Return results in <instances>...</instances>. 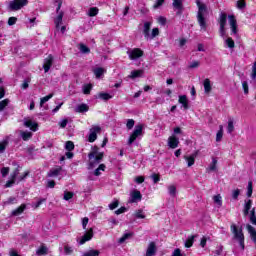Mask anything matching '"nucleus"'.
<instances>
[{
    "mask_svg": "<svg viewBox=\"0 0 256 256\" xmlns=\"http://www.w3.org/2000/svg\"><path fill=\"white\" fill-rule=\"evenodd\" d=\"M143 199V195L141 194V191L139 190H132L130 192V197L128 200V203H139Z\"/></svg>",
    "mask_w": 256,
    "mask_h": 256,
    "instance_id": "10",
    "label": "nucleus"
},
{
    "mask_svg": "<svg viewBox=\"0 0 256 256\" xmlns=\"http://www.w3.org/2000/svg\"><path fill=\"white\" fill-rule=\"evenodd\" d=\"M20 137L23 139V141H29V139H31V137H33V133L29 132V131H20Z\"/></svg>",
    "mask_w": 256,
    "mask_h": 256,
    "instance_id": "35",
    "label": "nucleus"
},
{
    "mask_svg": "<svg viewBox=\"0 0 256 256\" xmlns=\"http://www.w3.org/2000/svg\"><path fill=\"white\" fill-rule=\"evenodd\" d=\"M29 5V0H11L8 4L10 11H20L23 7Z\"/></svg>",
    "mask_w": 256,
    "mask_h": 256,
    "instance_id": "7",
    "label": "nucleus"
},
{
    "mask_svg": "<svg viewBox=\"0 0 256 256\" xmlns=\"http://www.w3.org/2000/svg\"><path fill=\"white\" fill-rule=\"evenodd\" d=\"M107 169V166L105 164H100L95 170H94V175L96 177H99L101 175V171H105Z\"/></svg>",
    "mask_w": 256,
    "mask_h": 256,
    "instance_id": "37",
    "label": "nucleus"
},
{
    "mask_svg": "<svg viewBox=\"0 0 256 256\" xmlns=\"http://www.w3.org/2000/svg\"><path fill=\"white\" fill-rule=\"evenodd\" d=\"M99 250H89L87 252H84L82 256H99Z\"/></svg>",
    "mask_w": 256,
    "mask_h": 256,
    "instance_id": "45",
    "label": "nucleus"
},
{
    "mask_svg": "<svg viewBox=\"0 0 256 256\" xmlns=\"http://www.w3.org/2000/svg\"><path fill=\"white\" fill-rule=\"evenodd\" d=\"M219 23H220V36L225 37V25H227V14L221 12L219 17Z\"/></svg>",
    "mask_w": 256,
    "mask_h": 256,
    "instance_id": "11",
    "label": "nucleus"
},
{
    "mask_svg": "<svg viewBox=\"0 0 256 256\" xmlns=\"http://www.w3.org/2000/svg\"><path fill=\"white\" fill-rule=\"evenodd\" d=\"M212 199L217 207H223V197L221 194L214 195Z\"/></svg>",
    "mask_w": 256,
    "mask_h": 256,
    "instance_id": "27",
    "label": "nucleus"
},
{
    "mask_svg": "<svg viewBox=\"0 0 256 256\" xmlns=\"http://www.w3.org/2000/svg\"><path fill=\"white\" fill-rule=\"evenodd\" d=\"M98 13H99V8H97V7H92V8L89 9L88 15H89L90 17H95Z\"/></svg>",
    "mask_w": 256,
    "mask_h": 256,
    "instance_id": "50",
    "label": "nucleus"
},
{
    "mask_svg": "<svg viewBox=\"0 0 256 256\" xmlns=\"http://www.w3.org/2000/svg\"><path fill=\"white\" fill-rule=\"evenodd\" d=\"M196 5L198 7V23L202 31H206L207 29V22L205 21V15H207V6L201 3L200 0H196Z\"/></svg>",
    "mask_w": 256,
    "mask_h": 256,
    "instance_id": "2",
    "label": "nucleus"
},
{
    "mask_svg": "<svg viewBox=\"0 0 256 256\" xmlns=\"http://www.w3.org/2000/svg\"><path fill=\"white\" fill-rule=\"evenodd\" d=\"M103 152H99V147L94 146L92 147L90 153L88 154V159H89V166L88 169H95L101 161H103L104 157Z\"/></svg>",
    "mask_w": 256,
    "mask_h": 256,
    "instance_id": "1",
    "label": "nucleus"
},
{
    "mask_svg": "<svg viewBox=\"0 0 256 256\" xmlns=\"http://www.w3.org/2000/svg\"><path fill=\"white\" fill-rule=\"evenodd\" d=\"M231 231L234 235V239L239 242L241 250L243 251L245 249V235H243V230L241 228L238 229L235 224H232Z\"/></svg>",
    "mask_w": 256,
    "mask_h": 256,
    "instance_id": "4",
    "label": "nucleus"
},
{
    "mask_svg": "<svg viewBox=\"0 0 256 256\" xmlns=\"http://www.w3.org/2000/svg\"><path fill=\"white\" fill-rule=\"evenodd\" d=\"M139 137H143V124H137L128 139V145H133Z\"/></svg>",
    "mask_w": 256,
    "mask_h": 256,
    "instance_id": "5",
    "label": "nucleus"
},
{
    "mask_svg": "<svg viewBox=\"0 0 256 256\" xmlns=\"http://www.w3.org/2000/svg\"><path fill=\"white\" fill-rule=\"evenodd\" d=\"M239 195H241L240 189L237 188L232 190V199H234V201H237L239 199Z\"/></svg>",
    "mask_w": 256,
    "mask_h": 256,
    "instance_id": "47",
    "label": "nucleus"
},
{
    "mask_svg": "<svg viewBox=\"0 0 256 256\" xmlns=\"http://www.w3.org/2000/svg\"><path fill=\"white\" fill-rule=\"evenodd\" d=\"M106 71L107 70H105V68H101V67L93 69V73H94L96 79H100L101 76L106 73Z\"/></svg>",
    "mask_w": 256,
    "mask_h": 256,
    "instance_id": "28",
    "label": "nucleus"
},
{
    "mask_svg": "<svg viewBox=\"0 0 256 256\" xmlns=\"http://www.w3.org/2000/svg\"><path fill=\"white\" fill-rule=\"evenodd\" d=\"M198 155H199V151H196L190 156H184V159L187 163V167H193V165H195V159H197Z\"/></svg>",
    "mask_w": 256,
    "mask_h": 256,
    "instance_id": "14",
    "label": "nucleus"
},
{
    "mask_svg": "<svg viewBox=\"0 0 256 256\" xmlns=\"http://www.w3.org/2000/svg\"><path fill=\"white\" fill-rule=\"evenodd\" d=\"M29 177V171H25L24 173L20 174L18 170V175L16 176V183H21V181H25Z\"/></svg>",
    "mask_w": 256,
    "mask_h": 256,
    "instance_id": "33",
    "label": "nucleus"
},
{
    "mask_svg": "<svg viewBox=\"0 0 256 256\" xmlns=\"http://www.w3.org/2000/svg\"><path fill=\"white\" fill-rule=\"evenodd\" d=\"M24 125L30 129V131H38L39 124L31 119H24Z\"/></svg>",
    "mask_w": 256,
    "mask_h": 256,
    "instance_id": "13",
    "label": "nucleus"
},
{
    "mask_svg": "<svg viewBox=\"0 0 256 256\" xmlns=\"http://www.w3.org/2000/svg\"><path fill=\"white\" fill-rule=\"evenodd\" d=\"M27 209V204H21L18 208L14 209L11 212L12 217H19V215H22L23 211Z\"/></svg>",
    "mask_w": 256,
    "mask_h": 256,
    "instance_id": "21",
    "label": "nucleus"
},
{
    "mask_svg": "<svg viewBox=\"0 0 256 256\" xmlns=\"http://www.w3.org/2000/svg\"><path fill=\"white\" fill-rule=\"evenodd\" d=\"M89 106L87 104H80L75 108L76 113H87Z\"/></svg>",
    "mask_w": 256,
    "mask_h": 256,
    "instance_id": "32",
    "label": "nucleus"
},
{
    "mask_svg": "<svg viewBox=\"0 0 256 256\" xmlns=\"http://www.w3.org/2000/svg\"><path fill=\"white\" fill-rule=\"evenodd\" d=\"M157 253V245L155 242H150L144 256H155Z\"/></svg>",
    "mask_w": 256,
    "mask_h": 256,
    "instance_id": "15",
    "label": "nucleus"
},
{
    "mask_svg": "<svg viewBox=\"0 0 256 256\" xmlns=\"http://www.w3.org/2000/svg\"><path fill=\"white\" fill-rule=\"evenodd\" d=\"M68 123H69V119L64 118L59 121L58 125H59L60 129H65V127H67Z\"/></svg>",
    "mask_w": 256,
    "mask_h": 256,
    "instance_id": "52",
    "label": "nucleus"
},
{
    "mask_svg": "<svg viewBox=\"0 0 256 256\" xmlns=\"http://www.w3.org/2000/svg\"><path fill=\"white\" fill-rule=\"evenodd\" d=\"M98 98L102 99V101H109V99H113V95L105 92H101L98 94Z\"/></svg>",
    "mask_w": 256,
    "mask_h": 256,
    "instance_id": "36",
    "label": "nucleus"
},
{
    "mask_svg": "<svg viewBox=\"0 0 256 256\" xmlns=\"http://www.w3.org/2000/svg\"><path fill=\"white\" fill-rule=\"evenodd\" d=\"M224 47H228V49H235V41H233V38L229 37L224 39Z\"/></svg>",
    "mask_w": 256,
    "mask_h": 256,
    "instance_id": "34",
    "label": "nucleus"
},
{
    "mask_svg": "<svg viewBox=\"0 0 256 256\" xmlns=\"http://www.w3.org/2000/svg\"><path fill=\"white\" fill-rule=\"evenodd\" d=\"M246 195H247V197H251L253 195V182L252 181L248 182Z\"/></svg>",
    "mask_w": 256,
    "mask_h": 256,
    "instance_id": "46",
    "label": "nucleus"
},
{
    "mask_svg": "<svg viewBox=\"0 0 256 256\" xmlns=\"http://www.w3.org/2000/svg\"><path fill=\"white\" fill-rule=\"evenodd\" d=\"M127 129L131 130L133 127H135V120L133 119H128L126 123Z\"/></svg>",
    "mask_w": 256,
    "mask_h": 256,
    "instance_id": "58",
    "label": "nucleus"
},
{
    "mask_svg": "<svg viewBox=\"0 0 256 256\" xmlns=\"http://www.w3.org/2000/svg\"><path fill=\"white\" fill-rule=\"evenodd\" d=\"M223 139V125L219 126V130L216 133V141L219 143Z\"/></svg>",
    "mask_w": 256,
    "mask_h": 256,
    "instance_id": "38",
    "label": "nucleus"
},
{
    "mask_svg": "<svg viewBox=\"0 0 256 256\" xmlns=\"http://www.w3.org/2000/svg\"><path fill=\"white\" fill-rule=\"evenodd\" d=\"M228 21L230 25V29L234 35H237V19H235V16L229 15Z\"/></svg>",
    "mask_w": 256,
    "mask_h": 256,
    "instance_id": "17",
    "label": "nucleus"
},
{
    "mask_svg": "<svg viewBox=\"0 0 256 256\" xmlns=\"http://www.w3.org/2000/svg\"><path fill=\"white\" fill-rule=\"evenodd\" d=\"M48 252H49V249L46 246H41L36 251L37 255H47Z\"/></svg>",
    "mask_w": 256,
    "mask_h": 256,
    "instance_id": "43",
    "label": "nucleus"
},
{
    "mask_svg": "<svg viewBox=\"0 0 256 256\" xmlns=\"http://www.w3.org/2000/svg\"><path fill=\"white\" fill-rule=\"evenodd\" d=\"M139 137H143V124H137L128 139V145H133Z\"/></svg>",
    "mask_w": 256,
    "mask_h": 256,
    "instance_id": "6",
    "label": "nucleus"
},
{
    "mask_svg": "<svg viewBox=\"0 0 256 256\" xmlns=\"http://www.w3.org/2000/svg\"><path fill=\"white\" fill-rule=\"evenodd\" d=\"M61 171H63V168L61 167L53 168L49 171L48 177H59V175H61Z\"/></svg>",
    "mask_w": 256,
    "mask_h": 256,
    "instance_id": "26",
    "label": "nucleus"
},
{
    "mask_svg": "<svg viewBox=\"0 0 256 256\" xmlns=\"http://www.w3.org/2000/svg\"><path fill=\"white\" fill-rule=\"evenodd\" d=\"M203 86L204 93H206V95H209V93H211V90L213 89V86L211 85V80H209V78H206L203 82Z\"/></svg>",
    "mask_w": 256,
    "mask_h": 256,
    "instance_id": "23",
    "label": "nucleus"
},
{
    "mask_svg": "<svg viewBox=\"0 0 256 256\" xmlns=\"http://www.w3.org/2000/svg\"><path fill=\"white\" fill-rule=\"evenodd\" d=\"M251 207H253V200L247 199L244 201V210L243 213L245 216L249 215V211H251Z\"/></svg>",
    "mask_w": 256,
    "mask_h": 256,
    "instance_id": "22",
    "label": "nucleus"
},
{
    "mask_svg": "<svg viewBox=\"0 0 256 256\" xmlns=\"http://www.w3.org/2000/svg\"><path fill=\"white\" fill-rule=\"evenodd\" d=\"M134 217H136V219H145V212H143L142 209H138L135 211Z\"/></svg>",
    "mask_w": 256,
    "mask_h": 256,
    "instance_id": "42",
    "label": "nucleus"
},
{
    "mask_svg": "<svg viewBox=\"0 0 256 256\" xmlns=\"http://www.w3.org/2000/svg\"><path fill=\"white\" fill-rule=\"evenodd\" d=\"M10 101L9 99H4L2 101H0V112L3 111L5 109V107H7V105H9Z\"/></svg>",
    "mask_w": 256,
    "mask_h": 256,
    "instance_id": "55",
    "label": "nucleus"
},
{
    "mask_svg": "<svg viewBox=\"0 0 256 256\" xmlns=\"http://www.w3.org/2000/svg\"><path fill=\"white\" fill-rule=\"evenodd\" d=\"M129 237H131V233H126V234H124V235L118 240V243H120V244L125 243V241H127V239H129Z\"/></svg>",
    "mask_w": 256,
    "mask_h": 256,
    "instance_id": "59",
    "label": "nucleus"
},
{
    "mask_svg": "<svg viewBox=\"0 0 256 256\" xmlns=\"http://www.w3.org/2000/svg\"><path fill=\"white\" fill-rule=\"evenodd\" d=\"M79 50L81 51V53H89V47H87L85 44H80L79 46Z\"/></svg>",
    "mask_w": 256,
    "mask_h": 256,
    "instance_id": "62",
    "label": "nucleus"
},
{
    "mask_svg": "<svg viewBox=\"0 0 256 256\" xmlns=\"http://www.w3.org/2000/svg\"><path fill=\"white\" fill-rule=\"evenodd\" d=\"M178 103L182 105V109H184V111H187V109H189V98H187V95L178 96Z\"/></svg>",
    "mask_w": 256,
    "mask_h": 256,
    "instance_id": "16",
    "label": "nucleus"
},
{
    "mask_svg": "<svg viewBox=\"0 0 256 256\" xmlns=\"http://www.w3.org/2000/svg\"><path fill=\"white\" fill-rule=\"evenodd\" d=\"M195 243V235L188 236L184 243V247L187 249H190V247H193V244Z\"/></svg>",
    "mask_w": 256,
    "mask_h": 256,
    "instance_id": "30",
    "label": "nucleus"
},
{
    "mask_svg": "<svg viewBox=\"0 0 256 256\" xmlns=\"http://www.w3.org/2000/svg\"><path fill=\"white\" fill-rule=\"evenodd\" d=\"M8 143L9 142L7 140L0 142V153H5V149H7Z\"/></svg>",
    "mask_w": 256,
    "mask_h": 256,
    "instance_id": "54",
    "label": "nucleus"
},
{
    "mask_svg": "<svg viewBox=\"0 0 256 256\" xmlns=\"http://www.w3.org/2000/svg\"><path fill=\"white\" fill-rule=\"evenodd\" d=\"M151 22H145L144 28H143V35L147 41H151L155 39V37H158L159 35V28H153L151 31Z\"/></svg>",
    "mask_w": 256,
    "mask_h": 256,
    "instance_id": "3",
    "label": "nucleus"
},
{
    "mask_svg": "<svg viewBox=\"0 0 256 256\" xmlns=\"http://www.w3.org/2000/svg\"><path fill=\"white\" fill-rule=\"evenodd\" d=\"M232 131H235V126L233 125V120H229L228 126H227V132L231 133Z\"/></svg>",
    "mask_w": 256,
    "mask_h": 256,
    "instance_id": "60",
    "label": "nucleus"
},
{
    "mask_svg": "<svg viewBox=\"0 0 256 256\" xmlns=\"http://www.w3.org/2000/svg\"><path fill=\"white\" fill-rule=\"evenodd\" d=\"M53 65V56L49 55L45 60L43 64V68L45 73H49V69H51V66Z\"/></svg>",
    "mask_w": 256,
    "mask_h": 256,
    "instance_id": "20",
    "label": "nucleus"
},
{
    "mask_svg": "<svg viewBox=\"0 0 256 256\" xmlns=\"http://www.w3.org/2000/svg\"><path fill=\"white\" fill-rule=\"evenodd\" d=\"M17 203L16 197H10L6 201L3 202V206L6 207V205H15Z\"/></svg>",
    "mask_w": 256,
    "mask_h": 256,
    "instance_id": "41",
    "label": "nucleus"
},
{
    "mask_svg": "<svg viewBox=\"0 0 256 256\" xmlns=\"http://www.w3.org/2000/svg\"><path fill=\"white\" fill-rule=\"evenodd\" d=\"M168 193L170 197H175L177 195V187L175 185L168 186Z\"/></svg>",
    "mask_w": 256,
    "mask_h": 256,
    "instance_id": "39",
    "label": "nucleus"
},
{
    "mask_svg": "<svg viewBox=\"0 0 256 256\" xmlns=\"http://www.w3.org/2000/svg\"><path fill=\"white\" fill-rule=\"evenodd\" d=\"M65 149L67 151H73L75 149V144L72 141H67L65 144Z\"/></svg>",
    "mask_w": 256,
    "mask_h": 256,
    "instance_id": "53",
    "label": "nucleus"
},
{
    "mask_svg": "<svg viewBox=\"0 0 256 256\" xmlns=\"http://www.w3.org/2000/svg\"><path fill=\"white\" fill-rule=\"evenodd\" d=\"M207 171L209 173H213V172L217 171V158H212V162L208 166Z\"/></svg>",
    "mask_w": 256,
    "mask_h": 256,
    "instance_id": "31",
    "label": "nucleus"
},
{
    "mask_svg": "<svg viewBox=\"0 0 256 256\" xmlns=\"http://www.w3.org/2000/svg\"><path fill=\"white\" fill-rule=\"evenodd\" d=\"M50 99H53V94H49L43 98L40 99V107H43V105H45V103H47V101H49Z\"/></svg>",
    "mask_w": 256,
    "mask_h": 256,
    "instance_id": "44",
    "label": "nucleus"
},
{
    "mask_svg": "<svg viewBox=\"0 0 256 256\" xmlns=\"http://www.w3.org/2000/svg\"><path fill=\"white\" fill-rule=\"evenodd\" d=\"M17 175H19V169H16L12 174H11V179L8 180L5 184V187L6 188H9V187H13V185H15V183H17Z\"/></svg>",
    "mask_w": 256,
    "mask_h": 256,
    "instance_id": "18",
    "label": "nucleus"
},
{
    "mask_svg": "<svg viewBox=\"0 0 256 256\" xmlns=\"http://www.w3.org/2000/svg\"><path fill=\"white\" fill-rule=\"evenodd\" d=\"M73 192H64V200L65 201H69L71 199H73Z\"/></svg>",
    "mask_w": 256,
    "mask_h": 256,
    "instance_id": "63",
    "label": "nucleus"
},
{
    "mask_svg": "<svg viewBox=\"0 0 256 256\" xmlns=\"http://www.w3.org/2000/svg\"><path fill=\"white\" fill-rule=\"evenodd\" d=\"M127 55L129 56V59H131V61H135V59L143 57V50H141L140 48L129 49L127 51Z\"/></svg>",
    "mask_w": 256,
    "mask_h": 256,
    "instance_id": "9",
    "label": "nucleus"
},
{
    "mask_svg": "<svg viewBox=\"0 0 256 256\" xmlns=\"http://www.w3.org/2000/svg\"><path fill=\"white\" fill-rule=\"evenodd\" d=\"M172 256H185V254L181 253V249L176 248L173 253Z\"/></svg>",
    "mask_w": 256,
    "mask_h": 256,
    "instance_id": "64",
    "label": "nucleus"
},
{
    "mask_svg": "<svg viewBox=\"0 0 256 256\" xmlns=\"http://www.w3.org/2000/svg\"><path fill=\"white\" fill-rule=\"evenodd\" d=\"M144 73H145L144 70H134L130 73L128 77L129 79H137L139 77H143Z\"/></svg>",
    "mask_w": 256,
    "mask_h": 256,
    "instance_id": "25",
    "label": "nucleus"
},
{
    "mask_svg": "<svg viewBox=\"0 0 256 256\" xmlns=\"http://www.w3.org/2000/svg\"><path fill=\"white\" fill-rule=\"evenodd\" d=\"M200 65H201V63L199 61L195 60V61L190 62L188 67H189V69H197V67H199Z\"/></svg>",
    "mask_w": 256,
    "mask_h": 256,
    "instance_id": "57",
    "label": "nucleus"
},
{
    "mask_svg": "<svg viewBox=\"0 0 256 256\" xmlns=\"http://www.w3.org/2000/svg\"><path fill=\"white\" fill-rule=\"evenodd\" d=\"M93 239V228H90L79 240V245H85L87 241H91Z\"/></svg>",
    "mask_w": 256,
    "mask_h": 256,
    "instance_id": "12",
    "label": "nucleus"
},
{
    "mask_svg": "<svg viewBox=\"0 0 256 256\" xmlns=\"http://www.w3.org/2000/svg\"><path fill=\"white\" fill-rule=\"evenodd\" d=\"M150 179H152L153 183L157 184L159 181H161V176L159 174H151Z\"/></svg>",
    "mask_w": 256,
    "mask_h": 256,
    "instance_id": "49",
    "label": "nucleus"
},
{
    "mask_svg": "<svg viewBox=\"0 0 256 256\" xmlns=\"http://www.w3.org/2000/svg\"><path fill=\"white\" fill-rule=\"evenodd\" d=\"M182 5H183V1L182 0H174L173 1V7L175 9H181Z\"/></svg>",
    "mask_w": 256,
    "mask_h": 256,
    "instance_id": "61",
    "label": "nucleus"
},
{
    "mask_svg": "<svg viewBox=\"0 0 256 256\" xmlns=\"http://www.w3.org/2000/svg\"><path fill=\"white\" fill-rule=\"evenodd\" d=\"M246 227H247V231L250 235V238L252 239L253 243H255V245H256V229L253 226H251L250 224H248Z\"/></svg>",
    "mask_w": 256,
    "mask_h": 256,
    "instance_id": "24",
    "label": "nucleus"
},
{
    "mask_svg": "<svg viewBox=\"0 0 256 256\" xmlns=\"http://www.w3.org/2000/svg\"><path fill=\"white\" fill-rule=\"evenodd\" d=\"M91 89H93V84H85L82 87V91H83L84 95H89V93H91Z\"/></svg>",
    "mask_w": 256,
    "mask_h": 256,
    "instance_id": "40",
    "label": "nucleus"
},
{
    "mask_svg": "<svg viewBox=\"0 0 256 256\" xmlns=\"http://www.w3.org/2000/svg\"><path fill=\"white\" fill-rule=\"evenodd\" d=\"M63 12H59V14L57 15V17L54 19V23L56 26V29H59L60 25L63 24Z\"/></svg>",
    "mask_w": 256,
    "mask_h": 256,
    "instance_id": "29",
    "label": "nucleus"
},
{
    "mask_svg": "<svg viewBox=\"0 0 256 256\" xmlns=\"http://www.w3.org/2000/svg\"><path fill=\"white\" fill-rule=\"evenodd\" d=\"M250 222L252 223V225H256L255 208H253V209L250 211Z\"/></svg>",
    "mask_w": 256,
    "mask_h": 256,
    "instance_id": "51",
    "label": "nucleus"
},
{
    "mask_svg": "<svg viewBox=\"0 0 256 256\" xmlns=\"http://www.w3.org/2000/svg\"><path fill=\"white\" fill-rule=\"evenodd\" d=\"M101 133L100 126L93 125L89 130L88 141L89 143H95L97 141V135Z\"/></svg>",
    "mask_w": 256,
    "mask_h": 256,
    "instance_id": "8",
    "label": "nucleus"
},
{
    "mask_svg": "<svg viewBox=\"0 0 256 256\" xmlns=\"http://www.w3.org/2000/svg\"><path fill=\"white\" fill-rule=\"evenodd\" d=\"M109 209L113 211L119 207V200H114L112 203L109 204Z\"/></svg>",
    "mask_w": 256,
    "mask_h": 256,
    "instance_id": "56",
    "label": "nucleus"
},
{
    "mask_svg": "<svg viewBox=\"0 0 256 256\" xmlns=\"http://www.w3.org/2000/svg\"><path fill=\"white\" fill-rule=\"evenodd\" d=\"M168 147H170V149H177V147H179V138L175 135L170 136L168 138Z\"/></svg>",
    "mask_w": 256,
    "mask_h": 256,
    "instance_id": "19",
    "label": "nucleus"
},
{
    "mask_svg": "<svg viewBox=\"0 0 256 256\" xmlns=\"http://www.w3.org/2000/svg\"><path fill=\"white\" fill-rule=\"evenodd\" d=\"M236 7L237 9H245V7H247V3L245 2V0H238L236 2Z\"/></svg>",
    "mask_w": 256,
    "mask_h": 256,
    "instance_id": "48",
    "label": "nucleus"
}]
</instances>
